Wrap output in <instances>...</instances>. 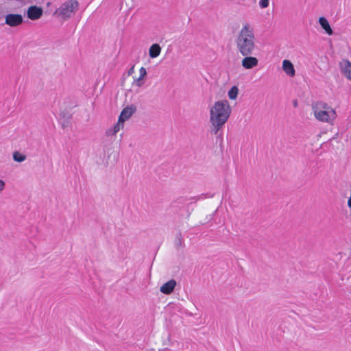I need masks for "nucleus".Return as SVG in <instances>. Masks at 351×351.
I'll return each mask as SVG.
<instances>
[{"label": "nucleus", "mask_w": 351, "mask_h": 351, "mask_svg": "<svg viewBox=\"0 0 351 351\" xmlns=\"http://www.w3.org/2000/svg\"><path fill=\"white\" fill-rule=\"evenodd\" d=\"M106 133L108 135H114V134H117V132H114V127H113L112 129H109Z\"/></svg>", "instance_id": "aec40b11"}, {"label": "nucleus", "mask_w": 351, "mask_h": 351, "mask_svg": "<svg viewBox=\"0 0 351 351\" xmlns=\"http://www.w3.org/2000/svg\"><path fill=\"white\" fill-rule=\"evenodd\" d=\"M134 71V66H132L128 71V75H132Z\"/></svg>", "instance_id": "412c9836"}, {"label": "nucleus", "mask_w": 351, "mask_h": 351, "mask_svg": "<svg viewBox=\"0 0 351 351\" xmlns=\"http://www.w3.org/2000/svg\"><path fill=\"white\" fill-rule=\"evenodd\" d=\"M315 117L319 121L332 123L336 119L335 110L327 104L317 102L313 106Z\"/></svg>", "instance_id": "7ed1b4c3"}, {"label": "nucleus", "mask_w": 351, "mask_h": 351, "mask_svg": "<svg viewBox=\"0 0 351 351\" xmlns=\"http://www.w3.org/2000/svg\"><path fill=\"white\" fill-rule=\"evenodd\" d=\"M139 74L140 75L138 78L140 80H143L147 75L146 69L144 67H141L139 70Z\"/></svg>", "instance_id": "f3484780"}, {"label": "nucleus", "mask_w": 351, "mask_h": 351, "mask_svg": "<svg viewBox=\"0 0 351 351\" xmlns=\"http://www.w3.org/2000/svg\"><path fill=\"white\" fill-rule=\"evenodd\" d=\"M43 10L37 6H30L27 10V16L32 20H36L41 17Z\"/></svg>", "instance_id": "6e6552de"}, {"label": "nucleus", "mask_w": 351, "mask_h": 351, "mask_svg": "<svg viewBox=\"0 0 351 351\" xmlns=\"http://www.w3.org/2000/svg\"><path fill=\"white\" fill-rule=\"evenodd\" d=\"M176 285V282L175 280H170L166 283L163 284L160 288V291L165 294H170L173 289H175V287Z\"/></svg>", "instance_id": "9d476101"}, {"label": "nucleus", "mask_w": 351, "mask_h": 351, "mask_svg": "<svg viewBox=\"0 0 351 351\" xmlns=\"http://www.w3.org/2000/svg\"><path fill=\"white\" fill-rule=\"evenodd\" d=\"M259 6L261 8H266L269 6V0H260Z\"/></svg>", "instance_id": "a211bd4d"}, {"label": "nucleus", "mask_w": 351, "mask_h": 351, "mask_svg": "<svg viewBox=\"0 0 351 351\" xmlns=\"http://www.w3.org/2000/svg\"><path fill=\"white\" fill-rule=\"evenodd\" d=\"M282 69L289 76L293 77L295 74L293 64L290 60H285L282 62Z\"/></svg>", "instance_id": "9b49d317"}, {"label": "nucleus", "mask_w": 351, "mask_h": 351, "mask_svg": "<svg viewBox=\"0 0 351 351\" xmlns=\"http://www.w3.org/2000/svg\"><path fill=\"white\" fill-rule=\"evenodd\" d=\"M23 22V17L21 14H10L5 16V23L11 27L18 26Z\"/></svg>", "instance_id": "0eeeda50"}, {"label": "nucleus", "mask_w": 351, "mask_h": 351, "mask_svg": "<svg viewBox=\"0 0 351 351\" xmlns=\"http://www.w3.org/2000/svg\"><path fill=\"white\" fill-rule=\"evenodd\" d=\"M294 106H297V102L296 101L294 102Z\"/></svg>", "instance_id": "4be33fe9"}, {"label": "nucleus", "mask_w": 351, "mask_h": 351, "mask_svg": "<svg viewBox=\"0 0 351 351\" xmlns=\"http://www.w3.org/2000/svg\"><path fill=\"white\" fill-rule=\"evenodd\" d=\"M244 58L241 60V66L245 69H252L258 66V60L252 56V55L243 56Z\"/></svg>", "instance_id": "423d86ee"}, {"label": "nucleus", "mask_w": 351, "mask_h": 351, "mask_svg": "<svg viewBox=\"0 0 351 351\" xmlns=\"http://www.w3.org/2000/svg\"><path fill=\"white\" fill-rule=\"evenodd\" d=\"M13 159L16 162H22L26 159V156L19 152H14L13 154Z\"/></svg>", "instance_id": "2eb2a0df"}, {"label": "nucleus", "mask_w": 351, "mask_h": 351, "mask_svg": "<svg viewBox=\"0 0 351 351\" xmlns=\"http://www.w3.org/2000/svg\"><path fill=\"white\" fill-rule=\"evenodd\" d=\"M144 82L143 80H140L138 78H134V82L132 83V86H136V87H141L143 85Z\"/></svg>", "instance_id": "dca6fc26"}, {"label": "nucleus", "mask_w": 351, "mask_h": 351, "mask_svg": "<svg viewBox=\"0 0 351 351\" xmlns=\"http://www.w3.org/2000/svg\"><path fill=\"white\" fill-rule=\"evenodd\" d=\"M319 23L320 25L322 26V27L326 31V32L328 35H332L333 34L332 29L330 27V25L328 21H327V19L325 17H323V16L320 17L319 19Z\"/></svg>", "instance_id": "f8f14e48"}, {"label": "nucleus", "mask_w": 351, "mask_h": 351, "mask_svg": "<svg viewBox=\"0 0 351 351\" xmlns=\"http://www.w3.org/2000/svg\"><path fill=\"white\" fill-rule=\"evenodd\" d=\"M136 111V107L133 106L124 108L119 117L118 122L114 125V132H118L123 128L124 122L130 119Z\"/></svg>", "instance_id": "39448f33"}, {"label": "nucleus", "mask_w": 351, "mask_h": 351, "mask_svg": "<svg viewBox=\"0 0 351 351\" xmlns=\"http://www.w3.org/2000/svg\"><path fill=\"white\" fill-rule=\"evenodd\" d=\"M339 64L342 73L348 79L351 80V62L348 60H342Z\"/></svg>", "instance_id": "1a4fd4ad"}, {"label": "nucleus", "mask_w": 351, "mask_h": 351, "mask_svg": "<svg viewBox=\"0 0 351 351\" xmlns=\"http://www.w3.org/2000/svg\"><path fill=\"white\" fill-rule=\"evenodd\" d=\"M231 112L230 106L227 100L217 101L210 107L209 121L211 124V132L214 134H217L228 121Z\"/></svg>", "instance_id": "f03ea898"}, {"label": "nucleus", "mask_w": 351, "mask_h": 351, "mask_svg": "<svg viewBox=\"0 0 351 351\" xmlns=\"http://www.w3.org/2000/svg\"><path fill=\"white\" fill-rule=\"evenodd\" d=\"M238 93V88L234 86L229 90L228 95L230 99H235L237 97Z\"/></svg>", "instance_id": "4468645a"}, {"label": "nucleus", "mask_w": 351, "mask_h": 351, "mask_svg": "<svg viewBox=\"0 0 351 351\" xmlns=\"http://www.w3.org/2000/svg\"><path fill=\"white\" fill-rule=\"evenodd\" d=\"M235 44L241 56L254 55L256 49V36L254 27L250 23L245 21L242 23L236 36Z\"/></svg>", "instance_id": "f257e3e1"}, {"label": "nucleus", "mask_w": 351, "mask_h": 351, "mask_svg": "<svg viewBox=\"0 0 351 351\" xmlns=\"http://www.w3.org/2000/svg\"><path fill=\"white\" fill-rule=\"evenodd\" d=\"M5 183L3 180H0V193L5 189Z\"/></svg>", "instance_id": "6ab92c4d"}, {"label": "nucleus", "mask_w": 351, "mask_h": 351, "mask_svg": "<svg viewBox=\"0 0 351 351\" xmlns=\"http://www.w3.org/2000/svg\"><path fill=\"white\" fill-rule=\"evenodd\" d=\"M79 3L76 0H69L63 3L55 12V14L64 19L71 18L78 10Z\"/></svg>", "instance_id": "20e7f679"}, {"label": "nucleus", "mask_w": 351, "mask_h": 351, "mask_svg": "<svg viewBox=\"0 0 351 351\" xmlns=\"http://www.w3.org/2000/svg\"><path fill=\"white\" fill-rule=\"evenodd\" d=\"M161 52V47L158 44H153L149 49V55L152 58L158 57Z\"/></svg>", "instance_id": "ddd939ff"}]
</instances>
